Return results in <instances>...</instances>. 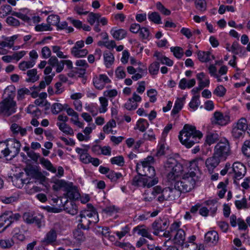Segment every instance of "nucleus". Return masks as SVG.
Listing matches in <instances>:
<instances>
[{
  "mask_svg": "<svg viewBox=\"0 0 250 250\" xmlns=\"http://www.w3.org/2000/svg\"><path fill=\"white\" fill-rule=\"evenodd\" d=\"M1 216L7 223L6 227H9L13 222L18 221L21 216L19 213H13L10 211L5 212Z\"/></svg>",
  "mask_w": 250,
  "mask_h": 250,
  "instance_id": "obj_18",
  "label": "nucleus"
},
{
  "mask_svg": "<svg viewBox=\"0 0 250 250\" xmlns=\"http://www.w3.org/2000/svg\"><path fill=\"white\" fill-rule=\"evenodd\" d=\"M152 194L157 198V201L162 203L165 201L174 200L180 196V193L175 188L167 187L162 188L159 186H155L153 188Z\"/></svg>",
  "mask_w": 250,
  "mask_h": 250,
  "instance_id": "obj_2",
  "label": "nucleus"
},
{
  "mask_svg": "<svg viewBox=\"0 0 250 250\" xmlns=\"http://www.w3.org/2000/svg\"><path fill=\"white\" fill-rule=\"evenodd\" d=\"M242 151L246 156L250 157V141H246L244 142Z\"/></svg>",
  "mask_w": 250,
  "mask_h": 250,
  "instance_id": "obj_53",
  "label": "nucleus"
},
{
  "mask_svg": "<svg viewBox=\"0 0 250 250\" xmlns=\"http://www.w3.org/2000/svg\"><path fill=\"white\" fill-rule=\"evenodd\" d=\"M114 58L112 53L106 52L104 53V63L107 67H109L114 62Z\"/></svg>",
  "mask_w": 250,
  "mask_h": 250,
  "instance_id": "obj_37",
  "label": "nucleus"
},
{
  "mask_svg": "<svg viewBox=\"0 0 250 250\" xmlns=\"http://www.w3.org/2000/svg\"><path fill=\"white\" fill-rule=\"evenodd\" d=\"M136 170L138 174L151 180H153L155 176V170L154 167L150 165H140L137 163Z\"/></svg>",
  "mask_w": 250,
  "mask_h": 250,
  "instance_id": "obj_10",
  "label": "nucleus"
},
{
  "mask_svg": "<svg viewBox=\"0 0 250 250\" xmlns=\"http://www.w3.org/2000/svg\"><path fill=\"white\" fill-rule=\"evenodd\" d=\"M61 47L59 46H52V51L54 53H56L57 57L60 58L66 59L67 58V56L66 55H64L63 52L61 50Z\"/></svg>",
  "mask_w": 250,
  "mask_h": 250,
  "instance_id": "obj_59",
  "label": "nucleus"
},
{
  "mask_svg": "<svg viewBox=\"0 0 250 250\" xmlns=\"http://www.w3.org/2000/svg\"><path fill=\"white\" fill-rule=\"evenodd\" d=\"M213 154L223 161L225 160L230 154V146L228 140L226 138L221 139L215 146Z\"/></svg>",
  "mask_w": 250,
  "mask_h": 250,
  "instance_id": "obj_5",
  "label": "nucleus"
},
{
  "mask_svg": "<svg viewBox=\"0 0 250 250\" xmlns=\"http://www.w3.org/2000/svg\"><path fill=\"white\" fill-rule=\"evenodd\" d=\"M185 99V97H183L182 98H178L177 99L174 104L173 108L171 111V115L173 116L177 114L182 109Z\"/></svg>",
  "mask_w": 250,
  "mask_h": 250,
  "instance_id": "obj_27",
  "label": "nucleus"
},
{
  "mask_svg": "<svg viewBox=\"0 0 250 250\" xmlns=\"http://www.w3.org/2000/svg\"><path fill=\"white\" fill-rule=\"evenodd\" d=\"M35 64V60H31L30 61H22L19 64V68L22 71H25L26 69L31 68Z\"/></svg>",
  "mask_w": 250,
  "mask_h": 250,
  "instance_id": "obj_33",
  "label": "nucleus"
},
{
  "mask_svg": "<svg viewBox=\"0 0 250 250\" xmlns=\"http://www.w3.org/2000/svg\"><path fill=\"white\" fill-rule=\"evenodd\" d=\"M79 216L81 217V219L79 220L80 222L79 226H80L83 229H89L90 225L91 224H94V220H90L89 218L84 216L81 212Z\"/></svg>",
  "mask_w": 250,
  "mask_h": 250,
  "instance_id": "obj_25",
  "label": "nucleus"
},
{
  "mask_svg": "<svg viewBox=\"0 0 250 250\" xmlns=\"http://www.w3.org/2000/svg\"><path fill=\"white\" fill-rule=\"evenodd\" d=\"M12 7L9 5H3L0 11V17H4L10 13H12Z\"/></svg>",
  "mask_w": 250,
  "mask_h": 250,
  "instance_id": "obj_50",
  "label": "nucleus"
},
{
  "mask_svg": "<svg viewBox=\"0 0 250 250\" xmlns=\"http://www.w3.org/2000/svg\"><path fill=\"white\" fill-rule=\"evenodd\" d=\"M63 208L66 212L72 215L77 214L78 212L77 206L72 201L67 200L63 205Z\"/></svg>",
  "mask_w": 250,
  "mask_h": 250,
  "instance_id": "obj_20",
  "label": "nucleus"
},
{
  "mask_svg": "<svg viewBox=\"0 0 250 250\" xmlns=\"http://www.w3.org/2000/svg\"><path fill=\"white\" fill-rule=\"evenodd\" d=\"M198 58L201 62H207L215 59L214 55L209 51H199L197 53Z\"/></svg>",
  "mask_w": 250,
  "mask_h": 250,
  "instance_id": "obj_24",
  "label": "nucleus"
},
{
  "mask_svg": "<svg viewBox=\"0 0 250 250\" xmlns=\"http://www.w3.org/2000/svg\"><path fill=\"white\" fill-rule=\"evenodd\" d=\"M245 133L244 131L240 130L235 127H233L232 130V136L236 139H238L242 137L243 135Z\"/></svg>",
  "mask_w": 250,
  "mask_h": 250,
  "instance_id": "obj_64",
  "label": "nucleus"
},
{
  "mask_svg": "<svg viewBox=\"0 0 250 250\" xmlns=\"http://www.w3.org/2000/svg\"><path fill=\"white\" fill-rule=\"evenodd\" d=\"M148 126L149 124L146 120L140 119L138 121L134 129H139L141 132H144Z\"/></svg>",
  "mask_w": 250,
  "mask_h": 250,
  "instance_id": "obj_30",
  "label": "nucleus"
},
{
  "mask_svg": "<svg viewBox=\"0 0 250 250\" xmlns=\"http://www.w3.org/2000/svg\"><path fill=\"white\" fill-rule=\"evenodd\" d=\"M106 177L112 182H116L119 179L122 177L121 173H116L114 171L111 170L107 175Z\"/></svg>",
  "mask_w": 250,
  "mask_h": 250,
  "instance_id": "obj_46",
  "label": "nucleus"
},
{
  "mask_svg": "<svg viewBox=\"0 0 250 250\" xmlns=\"http://www.w3.org/2000/svg\"><path fill=\"white\" fill-rule=\"evenodd\" d=\"M219 140V135L217 133H208L206 135V144L209 146L216 143Z\"/></svg>",
  "mask_w": 250,
  "mask_h": 250,
  "instance_id": "obj_31",
  "label": "nucleus"
},
{
  "mask_svg": "<svg viewBox=\"0 0 250 250\" xmlns=\"http://www.w3.org/2000/svg\"><path fill=\"white\" fill-rule=\"evenodd\" d=\"M246 123L247 120L245 118H241L238 121L237 125L234 127L245 132L248 126Z\"/></svg>",
  "mask_w": 250,
  "mask_h": 250,
  "instance_id": "obj_57",
  "label": "nucleus"
},
{
  "mask_svg": "<svg viewBox=\"0 0 250 250\" xmlns=\"http://www.w3.org/2000/svg\"><path fill=\"white\" fill-rule=\"evenodd\" d=\"M63 110V106L60 103H55L51 107V111L54 114H57Z\"/></svg>",
  "mask_w": 250,
  "mask_h": 250,
  "instance_id": "obj_58",
  "label": "nucleus"
},
{
  "mask_svg": "<svg viewBox=\"0 0 250 250\" xmlns=\"http://www.w3.org/2000/svg\"><path fill=\"white\" fill-rule=\"evenodd\" d=\"M81 212L90 220H94V224L98 222L99 217L96 209H85Z\"/></svg>",
  "mask_w": 250,
  "mask_h": 250,
  "instance_id": "obj_23",
  "label": "nucleus"
},
{
  "mask_svg": "<svg viewBox=\"0 0 250 250\" xmlns=\"http://www.w3.org/2000/svg\"><path fill=\"white\" fill-rule=\"evenodd\" d=\"M205 240L207 243H211L213 244H216L219 240L218 234L217 231L214 230L209 231L206 233Z\"/></svg>",
  "mask_w": 250,
  "mask_h": 250,
  "instance_id": "obj_22",
  "label": "nucleus"
},
{
  "mask_svg": "<svg viewBox=\"0 0 250 250\" xmlns=\"http://www.w3.org/2000/svg\"><path fill=\"white\" fill-rule=\"evenodd\" d=\"M214 124L221 125H226L229 122V117L228 115L224 116L223 114L218 111L214 113Z\"/></svg>",
  "mask_w": 250,
  "mask_h": 250,
  "instance_id": "obj_19",
  "label": "nucleus"
},
{
  "mask_svg": "<svg viewBox=\"0 0 250 250\" xmlns=\"http://www.w3.org/2000/svg\"><path fill=\"white\" fill-rule=\"evenodd\" d=\"M141 227V226H138L134 228V230L138 229V234L141 235L143 237H146L150 240L152 239V236L151 234L148 232L147 230L145 229H139V228Z\"/></svg>",
  "mask_w": 250,
  "mask_h": 250,
  "instance_id": "obj_55",
  "label": "nucleus"
},
{
  "mask_svg": "<svg viewBox=\"0 0 250 250\" xmlns=\"http://www.w3.org/2000/svg\"><path fill=\"white\" fill-rule=\"evenodd\" d=\"M226 91V90L223 86L219 85L215 89L213 94L219 97H223L225 95Z\"/></svg>",
  "mask_w": 250,
  "mask_h": 250,
  "instance_id": "obj_60",
  "label": "nucleus"
},
{
  "mask_svg": "<svg viewBox=\"0 0 250 250\" xmlns=\"http://www.w3.org/2000/svg\"><path fill=\"white\" fill-rule=\"evenodd\" d=\"M57 125L59 129L63 132L69 135L73 134V130L66 124L57 123Z\"/></svg>",
  "mask_w": 250,
  "mask_h": 250,
  "instance_id": "obj_34",
  "label": "nucleus"
},
{
  "mask_svg": "<svg viewBox=\"0 0 250 250\" xmlns=\"http://www.w3.org/2000/svg\"><path fill=\"white\" fill-rule=\"evenodd\" d=\"M198 173L199 168L196 162L194 161L190 163L188 172L184 174L182 178L188 179L190 183L192 181L195 185L196 182L199 180L198 176L197 175Z\"/></svg>",
  "mask_w": 250,
  "mask_h": 250,
  "instance_id": "obj_9",
  "label": "nucleus"
},
{
  "mask_svg": "<svg viewBox=\"0 0 250 250\" xmlns=\"http://www.w3.org/2000/svg\"><path fill=\"white\" fill-rule=\"evenodd\" d=\"M35 29L37 31H51L52 28L51 27L50 25L47 23L46 24H42L38 25L35 27Z\"/></svg>",
  "mask_w": 250,
  "mask_h": 250,
  "instance_id": "obj_61",
  "label": "nucleus"
},
{
  "mask_svg": "<svg viewBox=\"0 0 250 250\" xmlns=\"http://www.w3.org/2000/svg\"><path fill=\"white\" fill-rule=\"evenodd\" d=\"M16 102L11 96H9L0 102V113L9 117L16 112Z\"/></svg>",
  "mask_w": 250,
  "mask_h": 250,
  "instance_id": "obj_6",
  "label": "nucleus"
},
{
  "mask_svg": "<svg viewBox=\"0 0 250 250\" xmlns=\"http://www.w3.org/2000/svg\"><path fill=\"white\" fill-rule=\"evenodd\" d=\"M53 188L56 190L63 188V191L65 192L64 193V195L71 200H77L80 197L77 187L74 186L71 182H66L63 180H58L55 182V185L53 186Z\"/></svg>",
  "mask_w": 250,
  "mask_h": 250,
  "instance_id": "obj_3",
  "label": "nucleus"
},
{
  "mask_svg": "<svg viewBox=\"0 0 250 250\" xmlns=\"http://www.w3.org/2000/svg\"><path fill=\"white\" fill-rule=\"evenodd\" d=\"M110 162L112 164L117 165L119 166H123L125 163L124 159L122 156L113 157L111 159Z\"/></svg>",
  "mask_w": 250,
  "mask_h": 250,
  "instance_id": "obj_51",
  "label": "nucleus"
},
{
  "mask_svg": "<svg viewBox=\"0 0 250 250\" xmlns=\"http://www.w3.org/2000/svg\"><path fill=\"white\" fill-rule=\"evenodd\" d=\"M195 4L196 9L201 12L207 10V3L205 0H195Z\"/></svg>",
  "mask_w": 250,
  "mask_h": 250,
  "instance_id": "obj_40",
  "label": "nucleus"
},
{
  "mask_svg": "<svg viewBox=\"0 0 250 250\" xmlns=\"http://www.w3.org/2000/svg\"><path fill=\"white\" fill-rule=\"evenodd\" d=\"M202 136V133L197 130L194 126L186 124L180 132L179 139L183 145L190 148L195 144L199 143Z\"/></svg>",
  "mask_w": 250,
  "mask_h": 250,
  "instance_id": "obj_1",
  "label": "nucleus"
},
{
  "mask_svg": "<svg viewBox=\"0 0 250 250\" xmlns=\"http://www.w3.org/2000/svg\"><path fill=\"white\" fill-rule=\"evenodd\" d=\"M71 53L76 58H82L88 54V51L85 49H77L76 47H73Z\"/></svg>",
  "mask_w": 250,
  "mask_h": 250,
  "instance_id": "obj_29",
  "label": "nucleus"
},
{
  "mask_svg": "<svg viewBox=\"0 0 250 250\" xmlns=\"http://www.w3.org/2000/svg\"><path fill=\"white\" fill-rule=\"evenodd\" d=\"M200 104L199 100V95L194 96L192 97L191 101L189 104V107L195 110Z\"/></svg>",
  "mask_w": 250,
  "mask_h": 250,
  "instance_id": "obj_41",
  "label": "nucleus"
},
{
  "mask_svg": "<svg viewBox=\"0 0 250 250\" xmlns=\"http://www.w3.org/2000/svg\"><path fill=\"white\" fill-rule=\"evenodd\" d=\"M148 19L155 24L162 23L161 18L158 13L153 12L148 15Z\"/></svg>",
  "mask_w": 250,
  "mask_h": 250,
  "instance_id": "obj_38",
  "label": "nucleus"
},
{
  "mask_svg": "<svg viewBox=\"0 0 250 250\" xmlns=\"http://www.w3.org/2000/svg\"><path fill=\"white\" fill-rule=\"evenodd\" d=\"M40 163L43 165V166L49 171H51L52 172H56V169L53 166L51 162L47 159H45L44 158H41L40 159Z\"/></svg>",
  "mask_w": 250,
  "mask_h": 250,
  "instance_id": "obj_35",
  "label": "nucleus"
},
{
  "mask_svg": "<svg viewBox=\"0 0 250 250\" xmlns=\"http://www.w3.org/2000/svg\"><path fill=\"white\" fill-rule=\"evenodd\" d=\"M111 33L114 39L117 40H120L124 38L126 34V31L122 29L115 30L112 29L111 30Z\"/></svg>",
  "mask_w": 250,
  "mask_h": 250,
  "instance_id": "obj_32",
  "label": "nucleus"
},
{
  "mask_svg": "<svg viewBox=\"0 0 250 250\" xmlns=\"http://www.w3.org/2000/svg\"><path fill=\"white\" fill-rule=\"evenodd\" d=\"M196 81L194 79H190L188 81L186 78L181 79L179 83V87L181 89H185L186 88H190L195 85Z\"/></svg>",
  "mask_w": 250,
  "mask_h": 250,
  "instance_id": "obj_26",
  "label": "nucleus"
},
{
  "mask_svg": "<svg viewBox=\"0 0 250 250\" xmlns=\"http://www.w3.org/2000/svg\"><path fill=\"white\" fill-rule=\"evenodd\" d=\"M232 170L235 174L234 183L238 185L236 180L243 178L246 173V168L245 166L240 162H235L232 165Z\"/></svg>",
  "mask_w": 250,
  "mask_h": 250,
  "instance_id": "obj_14",
  "label": "nucleus"
},
{
  "mask_svg": "<svg viewBox=\"0 0 250 250\" xmlns=\"http://www.w3.org/2000/svg\"><path fill=\"white\" fill-rule=\"evenodd\" d=\"M8 156H10L11 158L16 157L20 151L21 143L16 140L13 139L9 141L6 143Z\"/></svg>",
  "mask_w": 250,
  "mask_h": 250,
  "instance_id": "obj_13",
  "label": "nucleus"
},
{
  "mask_svg": "<svg viewBox=\"0 0 250 250\" xmlns=\"http://www.w3.org/2000/svg\"><path fill=\"white\" fill-rule=\"evenodd\" d=\"M73 236L75 239L78 243H81L85 240V237L83 231L80 229H76L73 232Z\"/></svg>",
  "mask_w": 250,
  "mask_h": 250,
  "instance_id": "obj_36",
  "label": "nucleus"
},
{
  "mask_svg": "<svg viewBox=\"0 0 250 250\" xmlns=\"http://www.w3.org/2000/svg\"><path fill=\"white\" fill-rule=\"evenodd\" d=\"M169 226V221L167 218H159L152 224L153 233L155 235H160V233L166 230Z\"/></svg>",
  "mask_w": 250,
  "mask_h": 250,
  "instance_id": "obj_7",
  "label": "nucleus"
},
{
  "mask_svg": "<svg viewBox=\"0 0 250 250\" xmlns=\"http://www.w3.org/2000/svg\"><path fill=\"white\" fill-rule=\"evenodd\" d=\"M42 216L40 215H35L33 219H32L31 224H35L39 228H40L42 226Z\"/></svg>",
  "mask_w": 250,
  "mask_h": 250,
  "instance_id": "obj_62",
  "label": "nucleus"
},
{
  "mask_svg": "<svg viewBox=\"0 0 250 250\" xmlns=\"http://www.w3.org/2000/svg\"><path fill=\"white\" fill-rule=\"evenodd\" d=\"M27 75L29 77L26 80L27 82L34 83L39 79V76L37 75V70L36 69L28 70Z\"/></svg>",
  "mask_w": 250,
  "mask_h": 250,
  "instance_id": "obj_28",
  "label": "nucleus"
},
{
  "mask_svg": "<svg viewBox=\"0 0 250 250\" xmlns=\"http://www.w3.org/2000/svg\"><path fill=\"white\" fill-rule=\"evenodd\" d=\"M176 234L174 235L173 241L174 243L178 245L183 247L188 248L189 245L185 243V232L182 229L179 228L175 231Z\"/></svg>",
  "mask_w": 250,
  "mask_h": 250,
  "instance_id": "obj_15",
  "label": "nucleus"
},
{
  "mask_svg": "<svg viewBox=\"0 0 250 250\" xmlns=\"http://www.w3.org/2000/svg\"><path fill=\"white\" fill-rule=\"evenodd\" d=\"M195 186L192 181L190 183L188 179H185L183 178L175 183V188L178 190L180 194L182 192L190 191L194 188Z\"/></svg>",
  "mask_w": 250,
  "mask_h": 250,
  "instance_id": "obj_12",
  "label": "nucleus"
},
{
  "mask_svg": "<svg viewBox=\"0 0 250 250\" xmlns=\"http://www.w3.org/2000/svg\"><path fill=\"white\" fill-rule=\"evenodd\" d=\"M14 245V242L11 239H0V247L4 249L11 248Z\"/></svg>",
  "mask_w": 250,
  "mask_h": 250,
  "instance_id": "obj_54",
  "label": "nucleus"
},
{
  "mask_svg": "<svg viewBox=\"0 0 250 250\" xmlns=\"http://www.w3.org/2000/svg\"><path fill=\"white\" fill-rule=\"evenodd\" d=\"M98 44L104 45L108 49L113 48L116 46V43L114 41L111 40L110 41L99 42Z\"/></svg>",
  "mask_w": 250,
  "mask_h": 250,
  "instance_id": "obj_63",
  "label": "nucleus"
},
{
  "mask_svg": "<svg viewBox=\"0 0 250 250\" xmlns=\"http://www.w3.org/2000/svg\"><path fill=\"white\" fill-rule=\"evenodd\" d=\"M60 17L58 15H51L48 17L47 21V23L49 24L50 25H55L58 24L60 22Z\"/></svg>",
  "mask_w": 250,
  "mask_h": 250,
  "instance_id": "obj_43",
  "label": "nucleus"
},
{
  "mask_svg": "<svg viewBox=\"0 0 250 250\" xmlns=\"http://www.w3.org/2000/svg\"><path fill=\"white\" fill-rule=\"evenodd\" d=\"M110 82L111 80L105 74H100L98 77L93 79V84L98 89H102L106 83Z\"/></svg>",
  "mask_w": 250,
  "mask_h": 250,
  "instance_id": "obj_16",
  "label": "nucleus"
},
{
  "mask_svg": "<svg viewBox=\"0 0 250 250\" xmlns=\"http://www.w3.org/2000/svg\"><path fill=\"white\" fill-rule=\"evenodd\" d=\"M99 101L101 106L99 109V112L100 113H104L107 110L106 107L108 105V101L105 97H100Z\"/></svg>",
  "mask_w": 250,
  "mask_h": 250,
  "instance_id": "obj_48",
  "label": "nucleus"
},
{
  "mask_svg": "<svg viewBox=\"0 0 250 250\" xmlns=\"http://www.w3.org/2000/svg\"><path fill=\"white\" fill-rule=\"evenodd\" d=\"M235 205L238 209H247L249 208L246 198H243L241 200H236Z\"/></svg>",
  "mask_w": 250,
  "mask_h": 250,
  "instance_id": "obj_39",
  "label": "nucleus"
},
{
  "mask_svg": "<svg viewBox=\"0 0 250 250\" xmlns=\"http://www.w3.org/2000/svg\"><path fill=\"white\" fill-rule=\"evenodd\" d=\"M170 50L173 53L174 56L177 59H181L184 55L183 49L180 47H171Z\"/></svg>",
  "mask_w": 250,
  "mask_h": 250,
  "instance_id": "obj_44",
  "label": "nucleus"
},
{
  "mask_svg": "<svg viewBox=\"0 0 250 250\" xmlns=\"http://www.w3.org/2000/svg\"><path fill=\"white\" fill-rule=\"evenodd\" d=\"M141 175H137L133 177L132 181V185L135 187H142L150 188L157 184L158 180L157 178L151 180L146 177H142Z\"/></svg>",
  "mask_w": 250,
  "mask_h": 250,
  "instance_id": "obj_8",
  "label": "nucleus"
},
{
  "mask_svg": "<svg viewBox=\"0 0 250 250\" xmlns=\"http://www.w3.org/2000/svg\"><path fill=\"white\" fill-rule=\"evenodd\" d=\"M164 167L167 172V180L169 182L174 180L183 170L182 165L173 157L167 159L164 164Z\"/></svg>",
  "mask_w": 250,
  "mask_h": 250,
  "instance_id": "obj_4",
  "label": "nucleus"
},
{
  "mask_svg": "<svg viewBox=\"0 0 250 250\" xmlns=\"http://www.w3.org/2000/svg\"><path fill=\"white\" fill-rule=\"evenodd\" d=\"M222 160L218 158L213 154L212 156L208 158L206 161V166L207 167L209 172L212 173L213 169L217 167Z\"/></svg>",
  "mask_w": 250,
  "mask_h": 250,
  "instance_id": "obj_17",
  "label": "nucleus"
},
{
  "mask_svg": "<svg viewBox=\"0 0 250 250\" xmlns=\"http://www.w3.org/2000/svg\"><path fill=\"white\" fill-rule=\"evenodd\" d=\"M156 6L157 9L165 15L168 16L171 13L170 11L166 8L161 2H157Z\"/></svg>",
  "mask_w": 250,
  "mask_h": 250,
  "instance_id": "obj_52",
  "label": "nucleus"
},
{
  "mask_svg": "<svg viewBox=\"0 0 250 250\" xmlns=\"http://www.w3.org/2000/svg\"><path fill=\"white\" fill-rule=\"evenodd\" d=\"M180 227V225L179 223L174 222L172 224L170 227L169 229L168 230H165V232L159 236H163L165 238H168V241L170 240L173 235V233H175V231Z\"/></svg>",
  "mask_w": 250,
  "mask_h": 250,
  "instance_id": "obj_21",
  "label": "nucleus"
},
{
  "mask_svg": "<svg viewBox=\"0 0 250 250\" xmlns=\"http://www.w3.org/2000/svg\"><path fill=\"white\" fill-rule=\"evenodd\" d=\"M8 156L6 143L0 142V158Z\"/></svg>",
  "mask_w": 250,
  "mask_h": 250,
  "instance_id": "obj_56",
  "label": "nucleus"
},
{
  "mask_svg": "<svg viewBox=\"0 0 250 250\" xmlns=\"http://www.w3.org/2000/svg\"><path fill=\"white\" fill-rule=\"evenodd\" d=\"M58 233L55 228L51 229L47 231L41 243L44 246H54L57 243Z\"/></svg>",
  "mask_w": 250,
  "mask_h": 250,
  "instance_id": "obj_11",
  "label": "nucleus"
},
{
  "mask_svg": "<svg viewBox=\"0 0 250 250\" xmlns=\"http://www.w3.org/2000/svg\"><path fill=\"white\" fill-rule=\"evenodd\" d=\"M30 91L26 88H22L18 90L17 99L18 100H22L24 98L25 95L30 94Z\"/></svg>",
  "mask_w": 250,
  "mask_h": 250,
  "instance_id": "obj_45",
  "label": "nucleus"
},
{
  "mask_svg": "<svg viewBox=\"0 0 250 250\" xmlns=\"http://www.w3.org/2000/svg\"><path fill=\"white\" fill-rule=\"evenodd\" d=\"M100 17V14L91 12L88 16L87 21L90 25H92L96 21H97V22L99 21Z\"/></svg>",
  "mask_w": 250,
  "mask_h": 250,
  "instance_id": "obj_42",
  "label": "nucleus"
},
{
  "mask_svg": "<svg viewBox=\"0 0 250 250\" xmlns=\"http://www.w3.org/2000/svg\"><path fill=\"white\" fill-rule=\"evenodd\" d=\"M125 107L128 110H133L138 107V104L132 100V99H128V101L124 105Z\"/></svg>",
  "mask_w": 250,
  "mask_h": 250,
  "instance_id": "obj_47",
  "label": "nucleus"
},
{
  "mask_svg": "<svg viewBox=\"0 0 250 250\" xmlns=\"http://www.w3.org/2000/svg\"><path fill=\"white\" fill-rule=\"evenodd\" d=\"M159 62H155L150 64L148 68L149 73L152 75H156L159 69Z\"/></svg>",
  "mask_w": 250,
  "mask_h": 250,
  "instance_id": "obj_49",
  "label": "nucleus"
}]
</instances>
